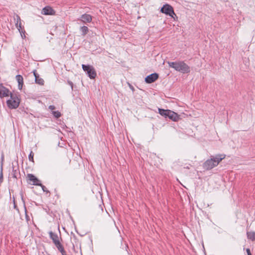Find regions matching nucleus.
I'll return each instance as SVG.
<instances>
[{"instance_id": "f257e3e1", "label": "nucleus", "mask_w": 255, "mask_h": 255, "mask_svg": "<svg viewBox=\"0 0 255 255\" xmlns=\"http://www.w3.org/2000/svg\"><path fill=\"white\" fill-rule=\"evenodd\" d=\"M167 63L170 67L173 68L177 71L182 73H188L190 72L189 66L184 61L168 62Z\"/></svg>"}, {"instance_id": "f03ea898", "label": "nucleus", "mask_w": 255, "mask_h": 255, "mask_svg": "<svg viewBox=\"0 0 255 255\" xmlns=\"http://www.w3.org/2000/svg\"><path fill=\"white\" fill-rule=\"evenodd\" d=\"M225 157L224 154L217 155L215 157L207 160L204 163V168L207 170H210L217 166L220 162Z\"/></svg>"}, {"instance_id": "7ed1b4c3", "label": "nucleus", "mask_w": 255, "mask_h": 255, "mask_svg": "<svg viewBox=\"0 0 255 255\" xmlns=\"http://www.w3.org/2000/svg\"><path fill=\"white\" fill-rule=\"evenodd\" d=\"M158 113L160 115L165 118L168 117L174 122H177L180 119L179 116L176 113L169 110L158 109Z\"/></svg>"}, {"instance_id": "20e7f679", "label": "nucleus", "mask_w": 255, "mask_h": 255, "mask_svg": "<svg viewBox=\"0 0 255 255\" xmlns=\"http://www.w3.org/2000/svg\"><path fill=\"white\" fill-rule=\"evenodd\" d=\"M82 67L83 70L87 72V74L90 79H93L96 78L97 73L95 69L92 66L82 64Z\"/></svg>"}, {"instance_id": "39448f33", "label": "nucleus", "mask_w": 255, "mask_h": 255, "mask_svg": "<svg viewBox=\"0 0 255 255\" xmlns=\"http://www.w3.org/2000/svg\"><path fill=\"white\" fill-rule=\"evenodd\" d=\"M160 11L175 19L174 16H176V14L174 11L173 8L170 5L168 4H164L161 8Z\"/></svg>"}, {"instance_id": "423d86ee", "label": "nucleus", "mask_w": 255, "mask_h": 255, "mask_svg": "<svg viewBox=\"0 0 255 255\" xmlns=\"http://www.w3.org/2000/svg\"><path fill=\"white\" fill-rule=\"evenodd\" d=\"M9 95L10 96V99L7 101L8 107L11 109L17 108L19 104V99L16 96L12 95L11 93Z\"/></svg>"}, {"instance_id": "0eeeda50", "label": "nucleus", "mask_w": 255, "mask_h": 255, "mask_svg": "<svg viewBox=\"0 0 255 255\" xmlns=\"http://www.w3.org/2000/svg\"><path fill=\"white\" fill-rule=\"evenodd\" d=\"M10 94L9 90L3 86V84L0 83V98L7 97Z\"/></svg>"}, {"instance_id": "6e6552de", "label": "nucleus", "mask_w": 255, "mask_h": 255, "mask_svg": "<svg viewBox=\"0 0 255 255\" xmlns=\"http://www.w3.org/2000/svg\"><path fill=\"white\" fill-rule=\"evenodd\" d=\"M28 179L32 182L33 185L42 186L40 181L34 175L32 174H28L27 175Z\"/></svg>"}, {"instance_id": "1a4fd4ad", "label": "nucleus", "mask_w": 255, "mask_h": 255, "mask_svg": "<svg viewBox=\"0 0 255 255\" xmlns=\"http://www.w3.org/2000/svg\"><path fill=\"white\" fill-rule=\"evenodd\" d=\"M158 78V74L154 73L148 75L145 79L146 83L150 84L155 81Z\"/></svg>"}, {"instance_id": "9d476101", "label": "nucleus", "mask_w": 255, "mask_h": 255, "mask_svg": "<svg viewBox=\"0 0 255 255\" xmlns=\"http://www.w3.org/2000/svg\"><path fill=\"white\" fill-rule=\"evenodd\" d=\"M41 13L44 15H54L55 14V11L51 7L46 6L43 8Z\"/></svg>"}, {"instance_id": "9b49d317", "label": "nucleus", "mask_w": 255, "mask_h": 255, "mask_svg": "<svg viewBox=\"0 0 255 255\" xmlns=\"http://www.w3.org/2000/svg\"><path fill=\"white\" fill-rule=\"evenodd\" d=\"M78 20L81 21L83 23L90 22L92 20V16L89 14L85 13L82 14Z\"/></svg>"}, {"instance_id": "f8f14e48", "label": "nucleus", "mask_w": 255, "mask_h": 255, "mask_svg": "<svg viewBox=\"0 0 255 255\" xmlns=\"http://www.w3.org/2000/svg\"><path fill=\"white\" fill-rule=\"evenodd\" d=\"M33 74L35 77V81L36 84L40 85H43L44 81L43 79L40 78L38 74L36 73V70L33 71Z\"/></svg>"}, {"instance_id": "ddd939ff", "label": "nucleus", "mask_w": 255, "mask_h": 255, "mask_svg": "<svg viewBox=\"0 0 255 255\" xmlns=\"http://www.w3.org/2000/svg\"><path fill=\"white\" fill-rule=\"evenodd\" d=\"M49 235L50 238L52 240L55 245H56L57 244L60 243L59 237L57 234H54L52 232L50 231L49 232Z\"/></svg>"}, {"instance_id": "4468645a", "label": "nucleus", "mask_w": 255, "mask_h": 255, "mask_svg": "<svg viewBox=\"0 0 255 255\" xmlns=\"http://www.w3.org/2000/svg\"><path fill=\"white\" fill-rule=\"evenodd\" d=\"M16 80L18 83V88L19 90L22 89L23 84V79L22 76L17 75L16 76Z\"/></svg>"}, {"instance_id": "2eb2a0df", "label": "nucleus", "mask_w": 255, "mask_h": 255, "mask_svg": "<svg viewBox=\"0 0 255 255\" xmlns=\"http://www.w3.org/2000/svg\"><path fill=\"white\" fill-rule=\"evenodd\" d=\"M247 238L248 239L252 241H255V232H248L247 233Z\"/></svg>"}, {"instance_id": "dca6fc26", "label": "nucleus", "mask_w": 255, "mask_h": 255, "mask_svg": "<svg viewBox=\"0 0 255 255\" xmlns=\"http://www.w3.org/2000/svg\"><path fill=\"white\" fill-rule=\"evenodd\" d=\"M20 17L18 15H16V22L15 23L16 27L17 28L18 30L20 31V29L21 28Z\"/></svg>"}, {"instance_id": "f3484780", "label": "nucleus", "mask_w": 255, "mask_h": 255, "mask_svg": "<svg viewBox=\"0 0 255 255\" xmlns=\"http://www.w3.org/2000/svg\"><path fill=\"white\" fill-rule=\"evenodd\" d=\"M88 28L86 26H83L80 28V31L82 33V35H85L88 32Z\"/></svg>"}, {"instance_id": "a211bd4d", "label": "nucleus", "mask_w": 255, "mask_h": 255, "mask_svg": "<svg viewBox=\"0 0 255 255\" xmlns=\"http://www.w3.org/2000/svg\"><path fill=\"white\" fill-rule=\"evenodd\" d=\"M52 114L56 118H58L61 117V114L58 111H53L52 112Z\"/></svg>"}, {"instance_id": "6ab92c4d", "label": "nucleus", "mask_w": 255, "mask_h": 255, "mask_svg": "<svg viewBox=\"0 0 255 255\" xmlns=\"http://www.w3.org/2000/svg\"><path fill=\"white\" fill-rule=\"evenodd\" d=\"M33 156H34V153H33V152L32 151H31V152H30V154H29V156H28L29 160L32 162H34Z\"/></svg>"}, {"instance_id": "aec40b11", "label": "nucleus", "mask_w": 255, "mask_h": 255, "mask_svg": "<svg viewBox=\"0 0 255 255\" xmlns=\"http://www.w3.org/2000/svg\"><path fill=\"white\" fill-rule=\"evenodd\" d=\"M55 246L57 247V248L60 252H61V251L64 249L63 247L62 246L60 243L59 244H57V245H55Z\"/></svg>"}, {"instance_id": "412c9836", "label": "nucleus", "mask_w": 255, "mask_h": 255, "mask_svg": "<svg viewBox=\"0 0 255 255\" xmlns=\"http://www.w3.org/2000/svg\"><path fill=\"white\" fill-rule=\"evenodd\" d=\"M3 181V175H2V169L1 168V171L0 173V184L2 183Z\"/></svg>"}, {"instance_id": "4be33fe9", "label": "nucleus", "mask_w": 255, "mask_h": 255, "mask_svg": "<svg viewBox=\"0 0 255 255\" xmlns=\"http://www.w3.org/2000/svg\"><path fill=\"white\" fill-rule=\"evenodd\" d=\"M49 109L50 110L53 111V110H54L55 109V106H54L53 105H50V106H49Z\"/></svg>"}, {"instance_id": "5701e85b", "label": "nucleus", "mask_w": 255, "mask_h": 255, "mask_svg": "<svg viewBox=\"0 0 255 255\" xmlns=\"http://www.w3.org/2000/svg\"><path fill=\"white\" fill-rule=\"evenodd\" d=\"M40 186L42 187V190H43V191L44 192H48V191L46 190V187H45L44 185H42V186Z\"/></svg>"}, {"instance_id": "b1692460", "label": "nucleus", "mask_w": 255, "mask_h": 255, "mask_svg": "<svg viewBox=\"0 0 255 255\" xmlns=\"http://www.w3.org/2000/svg\"><path fill=\"white\" fill-rule=\"evenodd\" d=\"M60 252L62 255H66V253L64 249L63 250H62Z\"/></svg>"}, {"instance_id": "393cba45", "label": "nucleus", "mask_w": 255, "mask_h": 255, "mask_svg": "<svg viewBox=\"0 0 255 255\" xmlns=\"http://www.w3.org/2000/svg\"><path fill=\"white\" fill-rule=\"evenodd\" d=\"M246 252H247V253L248 255H249L251 254L250 250L249 249H246Z\"/></svg>"}, {"instance_id": "a878e982", "label": "nucleus", "mask_w": 255, "mask_h": 255, "mask_svg": "<svg viewBox=\"0 0 255 255\" xmlns=\"http://www.w3.org/2000/svg\"><path fill=\"white\" fill-rule=\"evenodd\" d=\"M3 155H2V156H1V165H2V162H3Z\"/></svg>"}]
</instances>
